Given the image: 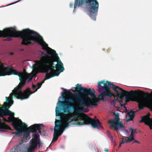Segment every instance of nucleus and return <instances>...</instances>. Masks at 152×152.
Returning <instances> with one entry per match:
<instances>
[{
    "mask_svg": "<svg viewBox=\"0 0 152 152\" xmlns=\"http://www.w3.org/2000/svg\"><path fill=\"white\" fill-rule=\"evenodd\" d=\"M75 90H72V91L76 94H74L72 93L66 91L65 92V94L61 93V96L63 97L66 95H68L72 98H69L65 99V102L58 100V104H59V106H61L64 113H70L71 112V108L74 107L73 105L71 104L76 102L78 105L79 109L76 110V112L79 113H82L83 110L85 107H90L93 105V100L88 96L91 95V94L92 93V90L91 88L87 89L86 88H84L81 87V85L77 84V86L74 88Z\"/></svg>",
    "mask_w": 152,
    "mask_h": 152,
    "instance_id": "obj_1",
    "label": "nucleus"
},
{
    "mask_svg": "<svg viewBox=\"0 0 152 152\" xmlns=\"http://www.w3.org/2000/svg\"><path fill=\"white\" fill-rule=\"evenodd\" d=\"M12 75L18 76L20 82L18 85L14 88L10 95L12 94L16 97L17 99H21L28 98L29 96L34 93V92L31 91L29 88H27L23 92L21 88L26 84L27 79H28V82L32 80V75L28 74L26 75H23L21 73L14 69L12 66L7 67H0V76Z\"/></svg>",
    "mask_w": 152,
    "mask_h": 152,
    "instance_id": "obj_2",
    "label": "nucleus"
},
{
    "mask_svg": "<svg viewBox=\"0 0 152 152\" xmlns=\"http://www.w3.org/2000/svg\"><path fill=\"white\" fill-rule=\"evenodd\" d=\"M41 53V59L39 61L37 60L36 63L38 67V69H36L34 70V72L36 75L38 72H44L49 71L50 70V73H52L55 67V66H53L54 63L56 61L53 56L56 57L58 60L59 57L56 51L52 49L48 50L47 51V54L45 53L40 50Z\"/></svg>",
    "mask_w": 152,
    "mask_h": 152,
    "instance_id": "obj_3",
    "label": "nucleus"
},
{
    "mask_svg": "<svg viewBox=\"0 0 152 152\" xmlns=\"http://www.w3.org/2000/svg\"><path fill=\"white\" fill-rule=\"evenodd\" d=\"M121 91V95L117 90L115 91L117 94V97L121 100H122L124 97L125 96L126 100L124 104H126L127 102L132 101L137 102L138 103V107L140 110L143 109L144 106V97L143 94L145 92L140 90H131L130 92L126 91L122 89V90H118Z\"/></svg>",
    "mask_w": 152,
    "mask_h": 152,
    "instance_id": "obj_4",
    "label": "nucleus"
},
{
    "mask_svg": "<svg viewBox=\"0 0 152 152\" xmlns=\"http://www.w3.org/2000/svg\"><path fill=\"white\" fill-rule=\"evenodd\" d=\"M30 31V30L29 28L20 31L16 30L15 28H6L2 31L0 30V37H7L5 40L10 41L12 39V37H20L22 39L21 44L26 45Z\"/></svg>",
    "mask_w": 152,
    "mask_h": 152,
    "instance_id": "obj_5",
    "label": "nucleus"
},
{
    "mask_svg": "<svg viewBox=\"0 0 152 152\" xmlns=\"http://www.w3.org/2000/svg\"><path fill=\"white\" fill-rule=\"evenodd\" d=\"M72 117L73 120H71V118L70 120L71 122H75V124L78 125L91 124L94 128H96L98 129L102 128V123L98 119L95 120L92 119L84 113L83 115L75 114L73 115Z\"/></svg>",
    "mask_w": 152,
    "mask_h": 152,
    "instance_id": "obj_6",
    "label": "nucleus"
},
{
    "mask_svg": "<svg viewBox=\"0 0 152 152\" xmlns=\"http://www.w3.org/2000/svg\"><path fill=\"white\" fill-rule=\"evenodd\" d=\"M85 4L84 7L87 8L89 16L95 21L99 4L97 0H75L74 10L78 7H83Z\"/></svg>",
    "mask_w": 152,
    "mask_h": 152,
    "instance_id": "obj_7",
    "label": "nucleus"
},
{
    "mask_svg": "<svg viewBox=\"0 0 152 152\" xmlns=\"http://www.w3.org/2000/svg\"><path fill=\"white\" fill-rule=\"evenodd\" d=\"M64 115L65 117L63 122L61 120H57L55 122L53 137L51 143L57 141L58 137L61 135L65 129L68 126L69 124L71 122L70 120L72 118L71 115L68 114H64Z\"/></svg>",
    "mask_w": 152,
    "mask_h": 152,
    "instance_id": "obj_8",
    "label": "nucleus"
},
{
    "mask_svg": "<svg viewBox=\"0 0 152 152\" xmlns=\"http://www.w3.org/2000/svg\"><path fill=\"white\" fill-rule=\"evenodd\" d=\"M33 42H35L39 44L42 47V48L44 50H47L51 49L49 48L48 45L44 41L42 37L37 32L30 30L28 34L27 43L26 45H28L32 43Z\"/></svg>",
    "mask_w": 152,
    "mask_h": 152,
    "instance_id": "obj_9",
    "label": "nucleus"
},
{
    "mask_svg": "<svg viewBox=\"0 0 152 152\" xmlns=\"http://www.w3.org/2000/svg\"><path fill=\"white\" fill-rule=\"evenodd\" d=\"M6 102H4L2 106V107L4 109L1 112V114L3 116H5L7 115H9L8 118V122L12 123V124L14 123L15 125L18 124H20L21 126H26V124L20 120H18L16 118L14 117V113L7 108L6 106Z\"/></svg>",
    "mask_w": 152,
    "mask_h": 152,
    "instance_id": "obj_10",
    "label": "nucleus"
},
{
    "mask_svg": "<svg viewBox=\"0 0 152 152\" xmlns=\"http://www.w3.org/2000/svg\"><path fill=\"white\" fill-rule=\"evenodd\" d=\"M92 93L91 94V95L92 98L91 99L93 100V104L94 103L95 105H93V106H96L97 105V103L99 102L100 100H104V96H109V97H111L113 96L114 98L117 97L116 95H115L113 93L111 92V91H110L109 89L106 88V91H103L99 95V97H101V98H97L95 94V91L94 89H92Z\"/></svg>",
    "mask_w": 152,
    "mask_h": 152,
    "instance_id": "obj_11",
    "label": "nucleus"
},
{
    "mask_svg": "<svg viewBox=\"0 0 152 152\" xmlns=\"http://www.w3.org/2000/svg\"><path fill=\"white\" fill-rule=\"evenodd\" d=\"M97 87L98 92L101 93L103 92V91L104 90H105L104 91H106V88L109 89L110 91H111L110 88H113V90L115 92H117V89L122 90V88L113 84V83L108 81L105 82V80L99 81L98 83Z\"/></svg>",
    "mask_w": 152,
    "mask_h": 152,
    "instance_id": "obj_12",
    "label": "nucleus"
},
{
    "mask_svg": "<svg viewBox=\"0 0 152 152\" xmlns=\"http://www.w3.org/2000/svg\"><path fill=\"white\" fill-rule=\"evenodd\" d=\"M115 115V118L112 120H110L108 122L111 124L110 127V129L113 128L115 130L117 131L119 128H124V126L121 122H119L120 118L118 113H116Z\"/></svg>",
    "mask_w": 152,
    "mask_h": 152,
    "instance_id": "obj_13",
    "label": "nucleus"
},
{
    "mask_svg": "<svg viewBox=\"0 0 152 152\" xmlns=\"http://www.w3.org/2000/svg\"><path fill=\"white\" fill-rule=\"evenodd\" d=\"M41 126L43 127L44 125L43 124H34L31 125L28 128L27 130L25 131L24 134V136H26V137L28 138L30 136L29 134L30 132H36L37 130H38L39 132L40 133L41 132V130L42 129Z\"/></svg>",
    "mask_w": 152,
    "mask_h": 152,
    "instance_id": "obj_14",
    "label": "nucleus"
},
{
    "mask_svg": "<svg viewBox=\"0 0 152 152\" xmlns=\"http://www.w3.org/2000/svg\"><path fill=\"white\" fill-rule=\"evenodd\" d=\"M143 96L144 97L145 107H147L152 111V91L150 94L145 92Z\"/></svg>",
    "mask_w": 152,
    "mask_h": 152,
    "instance_id": "obj_15",
    "label": "nucleus"
},
{
    "mask_svg": "<svg viewBox=\"0 0 152 152\" xmlns=\"http://www.w3.org/2000/svg\"><path fill=\"white\" fill-rule=\"evenodd\" d=\"M12 126L14 129L17 131V132H13V133L17 135H19L20 134L22 133V132L25 129L27 128L28 126L26 124V126H22L20 124L15 125L14 123L12 124Z\"/></svg>",
    "mask_w": 152,
    "mask_h": 152,
    "instance_id": "obj_16",
    "label": "nucleus"
},
{
    "mask_svg": "<svg viewBox=\"0 0 152 152\" xmlns=\"http://www.w3.org/2000/svg\"><path fill=\"white\" fill-rule=\"evenodd\" d=\"M140 122L144 123L145 124L149 126L151 129H152V118H150L149 114L142 117Z\"/></svg>",
    "mask_w": 152,
    "mask_h": 152,
    "instance_id": "obj_17",
    "label": "nucleus"
},
{
    "mask_svg": "<svg viewBox=\"0 0 152 152\" xmlns=\"http://www.w3.org/2000/svg\"><path fill=\"white\" fill-rule=\"evenodd\" d=\"M57 64L56 65L55 67L56 69L58 70L60 72H63L64 70L63 65L60 60L56 61Z\"/></svg>",
    "mask_w": 152,
    "mask_h": 152,
    "instance_id": "obj_18",
    "label": "nucleus"
},
{
    "mask_svg": "<svg viewBox=\"0 0 152 152\" xmlns=\"http://www.w3.org/2000/svg\"><path fill=\"white\" fill-rule=\"evenodd\" d=\"M56 116H60L61 118H62L63 121L64 120L65 116H64V114H65L61 111L59 110V107L58 106H57L56 108Z\"/></svg>",
    "mask_w": 152,
    "mask_h": 152,
    "instance_id": "obj_19",
    "label": "nucleus"
},
{
    "mask_svg": "<svg viewBox=\"0 0 152 152\" xmlns=\"http://www.w3.org/2000/svg\"><path fill=\"white\" fill-rule=\"evenodd\" d=\"M0 129H6L10 130H13L11 127L7 124L4 122H2L1 119L0 118Z\"/></svg>",
    "mask_w": 152,
    "mask_h": 152,
    "instance_id": "obj_20",
    "label": "nucleus"
},
{
    "mask_svg": "<svg viewBox=\"0 0 152 152\" xmlns=\"http://www.w3.org/2000/svg\"><path fill=\"white\" fill-rule=\"evenodd\" d=\"M16 148H17V151L18 152L21 151L22 152H24L26 147H25L24 144L20 143L19 145L16 146Z\"/></svg>",
    "mask_w": 152,
    "mask_h": 152,
    "instance_id": "obj_21",
    "label": "nucleus"
},
{
    "mask_svg": "<svg viewBox=\"0 0 152 152\" xmlns=\"http://www.w3.org/2000/svg\"><path fill=\"white\" fill-rule=\"evenodd\" d=\"M136 111H133L132 110H131L130 112L127 113V115L128 117L130 118L129 119H128L126 120L127 121H130L133 120V118L135 115V113Z\"/></svg>",
    "mask_w": 152,
    "mask_h": 152,
    "instance_id": "obj_22",
    "label": "nucleus"
},
{
    "mask_svg": "<svg viewBox=\"0 0 152 152\" xmlns=\"http://www.w3.org/2000/svg\"><path fill=\"white\" fill-rule=\"evenodd\" d=\"M39 142L37 141L33 140V139H32L30 140V143L31 145V148L33 149H35L37 147L38 144H39Z\"/></svg>",
    "mask_w": 152,
    "mask_h": 152,
    "instance_id": "obj_23",
    "label": "nucleus"
},
{
    "mask_svg": "<svg viewBox=\"0 0 152 152\" xmlns=\"http://www.w3.org/2000/svg\"><path fill=\"white\" fill-rule=\"evenodd\" d=\"M48 71L45 72L44 73L46 72V75L45 76V80H48L52 77H53L52 75V73H51L50 72L49 73H48Z\"/></svg>",
    "mask_w": 152,
    "mask_h": 152,
    "instance_id": "obj_24",
    "label": "nucleus"
},
{
    "mask_svg": "<svg viewBox=\"0 0 152 152\" xmlns=\"http://www.w3.org/2000/svg\"><path fill=\"white\" fill-rule=\"evenodd\" d=\"M60 71L58 72L56 70H54V71L52 73V75L53 77L55 76H58L59 75L60 73Z\"/></svg>",
    "mask_w": 152,
    "mask_h": 152,
    "instance_id": "obj_25",
    "label": "nucleus"
},
{
    "mask_svg": "<svg viewBox=\"0 0 152 152\" xmlns=\"http://www.w3.org/2000/svg\"><path fill=\"white\" fill-rule=\"evenodd\" d=\"M36 61H35V64H36ZM32 68L34 69L33 71L32 72L33 74L34 75H36V74L35 75L34 74V70H35L36 69H37V70L38 69V66L36 64V65H34L32 66Z\"/></svg>",
    "mask_w": 152,
    "mask_h": 152,
    "instance_id": "obj_26",
    "label": "nucleus"
},
{
    "mask_svg": "<svg viewBox=\"0 0 152 152\" xmlns=\"http://www.w3.org/2000/svg\"><path fill=\"white\" fill-rule=\"evenodd\" d=\"M33 140H35L39 142L40 141L39 140V135L36 134L35 135Z\"/></svg>",
    "mask_w": 152,
    "mask_h": 152,
    "instance_id": "obj_27",
    "label": "nucleus"
},
{
    "mask_svg": "<svg viewBox=\"0 0 152 152\" xmlns=\"http://www.w3.org/2000/svg\"><path fill=\"white\" fill-rule=\"evenodd\" d=\"M134 140V138L133 137H132L131 136H129L128 137V139L126 140V142L128 143L129 142H130Z\"/></svg>",
    "mask_w": 152,
    "mask_h": 152,
    "instance_id": "obj_28",
    "label": "nucleus"
},
{
    "mask_svg": "<svg viewBox=\"0 0 152 152\" xmlns=\"http://www.w3.org/2000/svg\"><path fill=\"white\" fill-rule=\"evenodd\" d=\"M34 150V149H33L30 146L27 148L26 150H25L24 152H32V151Z\"/></svg>",
    "mask_w": 152,
    "mask_h": 152,
    "instance_id": "obj_29",
    "label": "nucleus"
},
{
    "mask_svg": "<svg viewBox=\"0 0 152 152\" xmlns=\"http://www.w3.org/2000/svg\"><path fill=\"white\" fill-rule=\"evenodd\" d=\"M42 85V83H41L40 82L38 83H37V88L35 91L34 92V93L35 92H36L37 91V89L39 88Z\"/></svg>",
    "mask_w": 152,
    "mask_h": 152,
    "instance_id": "obj_30",
    "label": "nucleus"
},
{
    "mask_svg": "<svg viewBox=\"0 0 152 152\" xmlns=\"http://www.w3.org/2000/svg\"><path fill=\"white\" fill-rule=\"evenodd\" d=\"M122 140L120 141V142L122 144H124L125 143H126V139H124V138H122Z\"/></svg>",
    "mask_w": 152,
    "mask_h": 152,
    "instance_id": "obj_31",
    "label": "nucleus"
},
{
    "mask_svg": "<svg viewBox=\"0 0 152 152\" xmlns=\"http://www.w3.org/2000/svg\"><path fill=\"white\" fill-rule=\"evenodd\" d=\"M129 129L131 131V132H133V134H136V129H134L132 128H129Z\"/></svg>",
    "mask_w": 152,
    "mask_h": 152,
    "instance_id": "obj_32",
    "label": "nucleus"
},
{
    "mask_svg": "<svg viewBox=\"0 0 152 152\" xmlns=\"http://www.w3.org/2000/svg\"><path fill=\"white\" fill-rule=\"evenodd\" d=\"M108 137L111 140H113V137L109 132H107Z\"/></svg>",
    "mask_w": 152,
    "mask_h": 152,
    "instance_id": "obj_33",
    "label": "nucleus"
},
{
    "mask_svg": "<svg viewBox=\"0 0 152 152\" xmlns=\"http://www.w3.org/2000/svg\"><path fill=\"white\" fill-rule=\"evenodd\" d=\"M16 150L17 151V148H16V146L14 148H12L11 150V151L12 152H15Z\"/></svg>",
    "mask_w": 152,
    "mask_h": 152,
    "instance_id": "obj_34",
    "label": "nucleus"
},
{
    "mask_svg": "<svg viewBox=\"0 0 152 152\" xmlns=\"http://www.w3.org/2000/svg\"><path fill=\"white\" fill-rule=\"evenodd\" d=\"M119 103L120 104V105L122 106L123 105H124L125 104H124L125 103L123 104V102L122 100H120V101H119Z\"/></svg>",
    "mask_w": 152,
    "mask_h": 152,
    "instance_id": "obj_35",
    "label": "nucleus"
},
{
    "mask_svg": "<svg viewBox=\"0 0 152 152\" xmlns=\"http://www.w3.org/2000/svg\"><path fill=\"white\" fill-rule=\"evenodd\" d=\"M116 100H115V99L113 100L111 103H112L113 104H114V105H115V103H116Z\"/></svg>",
    "mask_w": 152,
    "mask_h": 152,
    "instance_id": "obj_36",
    "label": "nucleus"
},
{
    "mask_svg": "<svg viewBox=\"0 0 152 152\" xmlns=\"http://www.w3.org/2000/svg\"><path fill=\"white\" fill-rule=\"evenodd\" d=\"M38 146L39 147H42V143H41L40 142V141H39V144H38Z\"/></svg>",
    "mask_w": 152,
    "mask_h": 152,
    "instance_id": "obj_37",
    "label": "nucleus"
},
{
    "mask_svg": "<svg viewBox=\"0 0 152 152\" xmlns=\"http://www.w3.org/2000/svg\"><path fill=\"white\" fill-rule=\"evenodd\" d=\"M36 87V86L32 84V88L33 90Z\"/></svg>",
    "mask_w": 152,
    "mask_h": 152,
    "instance_id": "obj_38",
    "label": "nucleus"
},
{
    "mask_svg": "<svg viewBox=\"0 0 152 152\" xmlns=\"http://www.w3.org/2000/svg\"><path fill=\"white\" fill-rule=\"evenodd\" d=\"M3 120L4 121H5L6 122H8V121L7 120V119H6L5 118L3 117Z\"/></svg>",
    "mask_w": 152,
    "mask_h": 152,
    "instance_id": "obj_39",
    "label": "nucleus"
},
{
    "mask_svg": "<svg viewBox=\"0 0 152 152\" xmlns=\"http://www.w3.org/2000/svg\"><path fill=\"white\" fill-rule=\"evenodd\" d=\"M134 134H133V132H131V134L130 136H131L132 137H134Z\"/></svg>",
    "mask_w": 152,
    "mask_h": 152,
    "instance_id": "obj_40",
    "label": "nucleus"
},
{
    "mask_svg": "<svg viewBox=\"0 0 152 152\" xmlns=\"http://www.w3.org/2000/svg\"><path fill=\"white\" fill-rule=\"evenodd\" d=\"M124 131H125V132L127 133V134H128L129 133V131H128V130L127 129H125Z\"/></svg>",
    "mask_w": 152,
    "mask_h": 152,
    "instance_id": "obj_41",
    "label": "nucleus"
},
{
    "mask_svg": "<svg viewBox=\"0 0 152 152\" xmlns=\"http://www.w3.org/2000/svg\"><path fill=\"white\" fill-rule=\"evenodd\" d=\"M6 100L7 101H8V102L9 101L10 99L8 97H6Z\"/></svg>",
    "mask_w": 152,
    "mask_h": 152,
    "instance_id": "obj_42",
    "label": "nucleus"
},
{
    "mask_svg": "<svg viewBox=\"0 0 152 152\" xmlns=\"http://www.w3.org/2000/svg\"><path fill=\"white\" fill-rule=\"evenodd\" d=\"M118 98H119L118 97L116 99H115V100H116V102H119V101H120V100H119Z\"/></svg>",
    "mask_w": 152,
    "mask_h": 152,
    "instance_id": "obj_43",
    "label": "nucleus"
},
{
    "mask_svg": "<svg viewBox=\"0 0 152 152\" xmlns=\"http://www.w3.org/2000/svg\"><path fill=\"white\" fill-rule=\"evenodd\" d=\"M61 88L63 90V91L64 92V93H63L64 94H65V92L66 91H66L65 89L63 88Z\"/></svg>",
    "mask_w": 152,
    "mask_h": 152,
    "instance_id": "obj_44",
    "label": "nucleus"
},
{
    "mask_svg": "<svg viewBox=\"0 0 152 152\" xmlns=\"http://www.w3.org/2000/svg\"><path fill=\"white\" fill-rule=\"evenodd\" d=\"M134 142L137 143H140V142L137 140H135L134 141Z\"/></svg>",
    "mask_w": 152,
    "mask_h": 152,
    "instance_id": "obj_45",
    "label": "nucleus"
},
{
    "mask_svg": "<svg viewBox=\"0 0 152 152\" xmlns=\"http://www.w3.org/2000/svg\"><path fill=\"white\" fill-rule=\"evenodd\" d=\"M13 104V101H12L10 102V106H11Z\"/></svg>",
    "mask_w": 152,
    "mask_h": 152,
    "instance_id": "obj_46",
    "label": "nucleus"
},
{
    "mask_svg": "<svg viewBox=\"0 0 152 152\" xmlns=\"http://www.w3.org/2000/svg\"><path fill=\"white\" fill-rule=\"evenodd\" d=\"M45 79H44V80H42L41 82H40L41 83H42V84L44 83L45 82Z\"/></svg>",
    "mask_w": 152,
    "mask_h": 152,
    "instance_id": "obj_47",
    "label": "nucleus"
},
{
    "mask_svg": "<svg viewBox=\"0 0 152 152\" xmlns=\"http://www.w3.org/2000/svg\"><path fill=\"white\" fill-rule=\"evenodd\" d=\"M139 131V132H140V131L138 129H136V133L137 134L138 133V131Z\"/></svg>",
    "mask_w": 152,
    "mask_h": 152,
    "instance_id": "obj_48",
    "label": "nucleus"
},
{
    "mask_svg": "<svg viewBox=\"0 0 152 152\" xmlns=\"http://www.w3.org/2000/svg\"><path fill=\"white\" fill-rule=\"evenodd\" d=\"M73 5L72 3H70V7H72Z\"/></svg>",
    "mask_w": 152,
    "mask_h": 152,
    "instance_id": "obj_49",
    "label": "nucleus"
},
{
    "mask_svg": "<svg viewBox=\"0 0 152 152\" xmlns=\"http://www.w3.org/2000/svg\"><path fill=\"white\" fill-rule=\"evenodd\" d=\"M10 55H13V53L12 52H10Z\"/></svg>",
    "mask_w": 152,
    "mask_h": 152,
    "instance_id": "obj_50",
    "label": "nucleus"
},
{
    "mask_svg": "<svg viewBox=\"0 0 152 152\" xmlns=\"http://www.w3.org/2000/svg\"><path fill=\"white\" fill-rule=\"evenodd\" d=\"M122 144H121L120 142V143H119V145L118 146L119 147H120L121 146V145Z\"/></svg>",
    "mask_w": 152,
    "mask_h": 152,
    "instance_id": "obj_51",
    "label": "nucleus"
},
{
    "mask_svg": "<svg viewBox=\"0 0 152 152\" xmlns=\"http://www.w3.org/2000/svg\"><path fill=\"white\" fill-rule=\"evenodd\" d=\"M108 151V150L107 149H106V150H105V151L106 152H107Z\"/></svg>",
    "mask_w": 152,
    "mask_h": 152,
    "instance_id": "obj_52",
    "label": "nucleus"
},
{
    "mask_svg": "<svg viewBox=\"0 0 152 152\" xmlns=\"http://www.w3.org/2000/svg\"><path fill=\"white\" fill-rule=\"evenodd\" d=\"M18 1H17V2H15V3H14V4L15 3H17V2H18ZM13 4V3H12L11 4Z\"/></svg>",
    "mask_w": 152,
    "mask_h": 152,
    "instance_id": "obj_53",
    "label": "nucleus"
},
{
    "mask_svg": "<svg viewBox=\"0 0 152 152\" xmlns=\"http://www.w3.org/2000/svg\"><path fill=\"white\" fill-rule=\"evenodd\" d=\"M60 98H61V96L59 98V99Z\"/></svg>",
    "mask_w": 152,
    "mask_h": 152,
    "instance_id": "obj_54",
    "label": "nucleus"
},
{
    "mask_svg": "<svg viewBox=\"0 0 152 152\" xmlns=\"http://www.w3.org/2000/svg\"><path fill=\"white\" fill-rule=\"evenodd\" d=\"M85 112H87V111H85Z\"/></svg>",
    "mask_w": 152,
    "mask_h": 152,
    "instance_id": "obj_55",
    "label": "nucleus"
},
{
    "mask_svg": "<svg viewBox=\"0 0 152 152\" xmlns=\"http://www.w3.org/2000/svg\"><path fill=\"white\" fill-rule=\"evenodd\" d=\"M96 118V116H95V118Z\"/></svg>",
    "mask_w": 152,
    "mask_h": 152,
    "instance_id": "obj_56",
    "label": "nucleus"
}]
</instances>
